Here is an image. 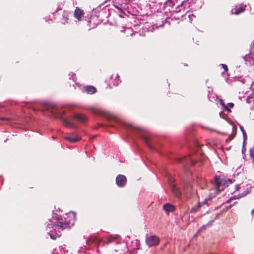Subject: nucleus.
<instances>
[{
	"label": "nucleus",
	"instance_id": "nucleus-1",
	"mask_svg": "<svg viewBox=\"0 0 254 254\" xmlns=\"http://www.w3.org/2000/svg\"><path fill=\"white\" fill-rule=\"evenodd\" d=\"M215 182H216V188L217 190H219L221 186H225L227 185L229 183H231V181L230 180H225L224 179L221 178L220 177L216 176L215 177Z\"/></svg>",
	"mask_w": 254,
	"mask_h": 254
},
{
	"label": "nucleus",
	"instance_id": "nucleus-2",
	"mask_svg": "<svg viewBox=\"0 0 254 254\" xmlns=\"http://www.w3.org/2000/svg\"><path fill=\"white\" fill-rule=\"evenodd\" d=\"M159 240L158 237L155 236H150L146 238V242L149 246H153L159 243Z\"/></svg>",
	"mask_w": 254,
	"mask_h": 254
},
{
	"label": "nucleus",
	"instance_id": "nucleus-3",
	"mask_svg": "<svg viewBox=\"0 0 254 254\" xmlns=\"http://www.w3.org/2000/svg\"><path fill=\"white\" fill-rule=\"evenodd\" d=\"M116 184L118 186L122 187L126 183V178L125 176L122 175H119L116 177Z\"/></svg>",
	"mask_w": 254,
	"mask_h": 254
},
{
	"label": "nucleus",
	"instance_id": "nucleus-4",
	"mask_svg": "<svg viewBox=\"0 0 254 254\" xmlns=\"http://www.w3.org/2000/svg\"><path fill=\"white\" fill-rule=\"evenodd\" d=\"M84 12L83 10L78 7H76L74 14V17L78 21L81 20L82 17L84 16Z\"/></svg>",
	"mask_w": 254,
	"mask_h": 254
},
{
	"label": "nucleus",
	"instance_id": "nucleus-5",
	"mask_svg": "<svg viewBox=\"0 0 254 254\" xmlns=\"http://www.w3.org/2000/svg\"><path fill=\"white\" fill-rule=\"evenodd\" d=\"M65 139L71 142H76L80 140V137L76 134H69Z\"/></svg>",
	"mask_w": 254,
	"mask_h": 254
},
{
	"label": "nucleus",
	"instance_id": "nucleus-6",
	"mask_svg": "<svg viewBox=\"0 0 254 254\" xmlns=\"http://www.w3.org/2000/svg\"><path fill=\"white\" fill-rule=\"evenodd\" d=\"M164 210L166 212H172L174 210V207L169 204H166L163 206Z\"/></svg>",
	"mask_w": 254,
	"mask_h": 254
},
{
	"label": "nucleus",
	"instance_id": "nucleus-7",
	"mask_svg": "<svg viewBox=\"0 0 254 254\" xmlns=\"http://www.w3.org/2000/svg\"><path fill=\"white\" fill-rule=\"evenodd\" d=\"M85 91L89 94H93L95 93L96 90L95 88L93 86H87L85 87Z\"/></svg>",
	"mask_w": 254,
	"mask_h": 254
},
{
	"label": "nucleus",
	"instance_id": "nucleus-8",
	"mask_svg": "<svg viewBox=\"0 0 254 254\" xmlns=\"http://www.w3.org/2000/svg\"><path fill=\"white\" fill-rule=\"evenodd\" d=\"M172 191L176 196L178 197L180 195V193L178 189L174 185H172Z\"/></svg>",
	"mask_w": 254,
	"mask_h": 254
},
{
	"label": "nucleus",
	"instance_id": "nucleus-9",
	"mask_svg": "<svg viewBox=\"0 0 254 254\" xmlns=\"http://www.w3.org/2000/svg\"><path fill=\"white\" fill-rule=\"evenodd\" d=\"M67 223H64L63 222H59L56 226L59 227V228H61L62 230L65 229L67 227Z\"/></svg>",
	"mask_w": 254,
	"mask_h": 254
},
{
	"label": "nucleus",
	"instance_id": "nucleus-10",
	"mask_svg": "<svg viewBox=\"0 0 254 254\" xmlns=\"http://www.w3.org/2000/svg\"><path fill=\"white\" fill-rule=\"evenodd\" d=\"M245 6H242L238 9H236L234 13L235 14H238L243 12L245 10Z\"/></svg>",
	"mask_w": 254,
	"mask_h": 254
},
{
	"label": "nucleus",
	"instance_id": "nucleus-11",
	"mask_svg": "<svg viewBox=\"0 0 254 254\" xmlns=\"http://www.w3.org/2000/svg\"><path fill=\"white\" fill-rule=\"evenodd\" d=\"M200 207H201V204H198L196 206L192 208V209L191 210V212H195L197 211Z\"/></svg>",
	"mask_w": 254,
	"mask_h": 254
},
{
	"label": "nucleus",
	"instance_id": "nucleus-12",
	"mask_svg": "<svg viewBox=\"0 0 254 254\" xmlns=\"http://www.w3.org/2000/svg\"><path fill=\"white\" fill-rule=\"evenodd\" d=\"M220 103L221 105L223 106V107L225 108V109L226 110H227L228 112H230L231 111V110L228 108V106H226L224 103V102H223L222 100H220Z\"/></svg>",
	"mask_w": 254,
	"mask_h": 254
},
{
	"label": "nucleus",
	"instance_id": "nucleus-13",
	"mask_svg": "<svg viewBox=\"0 0 254 254\" xmlns=\"http://www.w3.org/2000/svg\"><path fill=\"white\" fill-rule=\"evenodd\" d=\"M69 215L70 217H73V220L72 224H73V223L74 222L75 219V214L74 212H70L69 213Z\"/></svg>",
	"mask_w": 254,
	"mask_h": 254
},
{
	"label": "nucleus",
	"instance_id": "nucleus-14",
	"mask_svg": "<svg viewBox=\"0 0 254 254\" xmlns=\"http://www.w3.org/2000/svg\"><path fill=\"white\" fill-rule=\"evenodd\" d=\"M241 130L242 131V133L243 134L244 139L245 140L246 139V134L245 132L244 131V130L243 129L242 127H241Z\"/></svg>",
	"mask_w": 254,
	"mask_h": 254
},
{
	"label": "nucleus",
	"instance_id": "nucleus-15",
	"mask_svg": "<svg viewBox=\"0 0 254 254\" xmlns=\"http://www.w3.org/2000/svg\"><path fill=\"white\" fill-rule=\"evenodd\" d=\"M77 118L80 120H83L84 117L81 115H78L77 116Z\"/></svg>",
	"mask_w": 254,
	"mask_h": 254
},
{
	"label": "nucleus",
	"instance_id": "nucleus-16",
	"mask_svg": "<svg viewBox=\"0 0 254 254\" xmlns=\"http://www.w3.org/2000/svg\"><path fill=\"white\" fill-rule=\"evenodd\" d=\"M222 66L223 69H224L225 71H227L228 70L227 66L225 64H222Z\"/></svg>",
	"mask_w": 254,
	"mask_h": 254
},
{
	"label": "nucleus",
	"instance_id": "nucleus-17",
	"mask_svg": "<svg viewBox=\"0 0 254 254\" xmlns=\"http://www.w3.org/2000/svg\"><path fill=\"white\" fill-rule=\"evenodd\" d=\"M228 106H229V107H230V108H233V106H234V104H233V103H229L228 104Z\"/></svg>",
	"mask_w": 254,
	"mask_h": 254
},
{
	"label": "nucleus",
	"instance_id": "nucleus-18",
	"mask_svg": "<svg viewBox=\"0 0 254 254\" xmlns=\"http://www.w3.org/2000/svg\"><path fill=\"white\" fill-rule=\"evenodd\" d=\"M247 193H248V192L245 193L244 194H241V196H240V197H242V196H244L246 195Z\"/></svg>",
	"mask_w": 254,
	"mask_h": 254
},
{
	"label": "nucleus",
	"instance_id": "nucleus-19",
	"mask_svg": "<svg viewBox=\"0 0 254 254\" xmlns=\"http://www.w3.org/2000/svg\"><path fill=\"white\" fill-rule=\"evenodd\" d=\"M50 237H51L52 239H55V238H54V237H53V236L52 234H50Z\"/></svg>",
	"mask_w": 254,
	"mask_h": 254
},
{
	"label": "nucleus",
	"instance_id": "nucleus-20",
	"mask_svg": "<svg viewBox=\"0 0 254 254\" xmlns=\"http://www.w3.org/2000/svg\"><path fill=\"white\" fill-rule=\"evenodd\" d=\"M206 200H205L204 201L202 202V204L203 205L204 204H206Z\"/></svg>",
	"mask_w": 254,
	"mask_h": 254
},
{
	"label": "nucleus",
	"instance_id": "nucleus-21",
	"mask_svg": "<svg viewBox=\"0 0 254 254\" xmlns=\"http://www.w3.org/2000/svg\"><path fill=\"white\" fill-rule=\"evenodd\" d=\"M1 120H8L7 118H1Z\"/></svg>",
	"mask_w": 254,
	"mask_h": 254
},
{
	"label": "nucleus",
	"instance_id": "nucleus-22",
	"mask_svg": "<svg viewBox=\"0 0 254 254\" xmlns=\"http://www.w3.org/2000/svg\"><path fill=\"white\" fill-rule=\"evenodd\" d=\"M236 190H237V189H238V185H237V186H236Z\"/></svg>",
	"mask_w": 254,
	"mask_h": 254
},
{
	"label": "nucleus",
	"instance_id": "nucleus-23",
	"mask_svg": "<svg viewBox=\"0 0 254 254\" xmlns=\"http://www.w3.org/2000/svg\"><path fill=\"white\" fill-rule=\"evenodd\" d=\"M48 227H50V226L52 225V224H48Z\"/></svg>",
	"mask_w": 254,
	"mask_h": 254
},
{
	"label": "nucleus",
	"instance_id": "nucleus-24",
	"mask_svg": "<svg viewBox=\"0 0 254 254\" xmlns=\"http://www.w3.org/2000/svg\"><path fill=\"white\" fill-rule=\"evenodd\" d=\"M254 212V209L252 211V213L253 214Z\"/></svg>",
	"mask_w": 254,
	"mask_h": 254
}]
</instances>
